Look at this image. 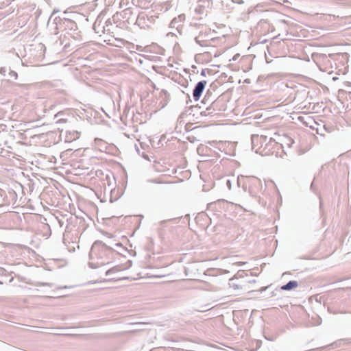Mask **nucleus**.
I'll return each mask as SVG.
<instances>
[{"label": "nucleus", "instance_id": "f257e3e1", "mask_svg": "<svg viewBox=\"0 0 351 351\" xmlns=\"http://www.w3.org/2000/svg\"><path fill=\"white\" fill-rule=\"evenodd\" d=\"M110 253V250L105 245L100 242H95L89 254V267L97 269L108 265L110 263L108 256Z\"/></svg>", "mask_w": 351, "mask_h": 351}, {"label": "nucleus", "instance_id": "f03ea898", "mask_svg": "<svg viewBox=\"0 0 351 351\" xmlns=\"http://www.w3.org/2000/svg\"><path fill=\"white\" fill-rule=\"evenodd\" d=\"M206 84V81H201V82H199L195 86V88H194L193 93V96L195 101H197L199 99L200 96L205 88Z\"/></svg>", "mask_w": 351, "mask_h": 351}, {"label": "nucleus", "instance_id": "7ed1b4c3", "mask_svg": "<svg viewBox=\"0 0 351 351\" xmlns=\"http://www.w3.org/2000/svg\"><path fill=\"white\" fill-rule=\"evenodd\" d=\"M131 265H132L131 262L128 261L124 265H119L114 266V267L109 269L108 270H107V271L106 272V276H109L115 273L130 268L131 267Z\"/></svg>", "mask_w": 351, "mask_h": 351}, {"label": "nucleus", "instance_id": "20e7f679", "mask_svg": "<svg viewBox=\"0 0 351 351\" xmlns=\"http://www.w3.org/2000/svg\"><path fill=\"white\" fill-rule=\"evenodd\" d=\"M210 4L208 0H199L195 8V11L198 14H203L206 9L210 6Z\"/></svg>", "mask_w": 351, "mask_h": 351}, {"label": "nucleus", "instance_id": "39448f33", "mask_svg": "<svg viewBox=\"0 0 351 351\" xmlns=\"http://www.w3.org/2000/svg\"><path fill=\"white\" fill-rule=\"evenodd\" d=\"M229 286L232 288L234 291L241 290L243 289L241 283L237 282V277L232 278L229 280Z\"/></svg>", "mask_w": 351, "mask_h": 351}, {"label": "nucleus", "instance_id": "423d86ee", "mask_svg": "<svg viewBox=\"0 0 351 351\" xmlns=\"http://www.w3.org/2000/svg\"><path fill=\"white\" fill-rule=\"evenodd\" d=\"M80 138V133L77 131L69 132L66 135L69 141H73Z\"/></svg>", "mask_w": 351, "mask_h": 351}, {"label": "nucleus", "instance_id": "0eeeda50", "mask_svg": "<svg viewBox=\"0 0 351 351\" xmlns=\"http://www.w3.org/2000/svg\"><path fill=\"white\" fill-rule=\"evenodd\" d=\"M298 286V283L297 281H289L287 285L282 287V290H291L292 289L296 288Z\"/></svg>", "mask_w": 351, "mask_h": 351}, {"label": "nucleus", "instance_id": "6e6552de", "mask_svg": "<svg viewBox=\"0 0 351 351\" xmlns=\"http://www.w3.org/2000/svg\"><path fill=\"white\" fill-rule=\"evenodd\" d=\"M96 145L101 147V144H104V141L101 139L99 138H95V140Z\"/></svg>", "mask_w": 351, "mask_h": 351}, {"label": "nucleus", "instance_id": "1a4fd4ad", "mask_svg": "<svg viewBox=\"0 0 351 351\" xmlns=\"http://www.w3.org/2000/svg\"><path fill=\"white\" fill-rule=\"evenodd\" d=\"M11 77H13L14 79L17 77V73L15 71H11L10 73Z\"/></svg>", "mask_w": 351, "mask_h": 351}, {"label": "nucleus", "instance_id": "9d476101", "mask_svg": "<svg viewBox=\"0 0 351 351\" xmlns=\"http://www.w3.org/2000/svg\"><path fill=\"white\" fill-rule=\"evenodd\" d=\"M227 186L229 189H231V182L230 180H227Z\"/></svg>", "mask_w": 351, "mask_h": 351}, {"label": "nucleus", "instance_id": "9b49d317", "mask_svg": "<svg viewBox=\"0 0 351 351\" xmlns=\"http://www.w3.org/2000/svg\"><path fill=\"white\" fill-rule=\"evenodd\" d=\"M243 264H244V263L237 262V263H234L233 265L240 266V265H243Z\"/></svg>", "mask_w": 351, "mask_h": 351}, {"label": "nucleus", "instance_id": "f8f14e48", "mask_svg": "<svg viewBox=\"0 0 351 351\" xmlns=\"http://www.w3.org/2000/svg\"><path fill=\"white\" fill-rule=\"evenodd\" d=\"M235 2H237L238 3H243V0H236Z\"/></svg>", "mask_w": 351, "mask_h": 351}]
</instances>
